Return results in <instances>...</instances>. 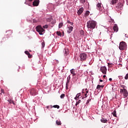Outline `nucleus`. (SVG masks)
<instances>
[{"label":"nucleus","instance_id":"412c9836","mask_svg":"<svg viewBox=\"0 0 128 128\" xmlns=\"http://www.w3.org/2000/svg\"><path fill=\"white\" fill-rule=\"evenodd\" d=\"M8 100V102H9L10 104H12L14 106L15 104H14V100Z\"/></svg>","mask_w":128,"mask_h":128},{"label":"nucleus","instance_id":"f704fd0d","mask_svg":"<svg viewBox=\"0 0 128 128\" xmlns=\"http://www.w3.org/2000/svg\"><path fill=\"white\" fill-rule=\"evenodd\" d=\"M48 28V24H46L43 26V28Z\"/></svg>","mask_w":128,"mask_h":128},{"label":"nucleus","instance_id":"c85d7f7f","mask_svg":"<svg viewBox=\"0 0 128 128\" xmlns=\"http://www.w3.org/2000/svg\"><path fill=\"white\" fill-rule=\"evenodd\" d=\"M52 108H60V106L58 105H54L52 106Z\"/></svg>","mask_w":128,"mask_h":128},{"label":"nucleus","instance_id":"49530a36","mask_svg":"<svg viewBox=\"0 0 128 128\" xmlns=\"http://www.w3.org/2000/svg\"><path fill=\"white\" fill-rule=\"evenodd\" d=\"M100 82H102V79H100Z\"/></svg>","mask_w":128,"mask_h":128},{"label":"nucleus","instance_id":"423d86ee","mask_svg":"<svg viewBox=\"0 0 128 128\" xmlns=\"http://www.w3.org/2000/svg\"><path fill=\"white\" fill-rule=\"evenodd\" d=\"M88 89H86V90H82V96H83V98H88Z\"/></svg>","mask_w":128,"mask_h":128},{"label":"nucleus","instance_id":"6ab92c4d","mask_svg":"<svg viewBox=\"0 0 128 128\" xmlns=\"http://www.w3.org/2000/svg\"><path fill=\"white\" fill-rule=\"evenodd\" d=\"M24 53L26 54H27V56H28V58H32V55H30L28 51H25Z\"/></svg>","mask_w":128,"mask_h":128},{"label":"nucleus","instance_id":"39448f33","mask_svg":"<svg viewBox=\"0 0 128 128\" xmlns=\"http://www.w3.org/2000/svg\"><path fill=\"white\" fill-rule=\"evenodd\" d=\"M96 8L98 10H100V12H104V6L101 3L98 2L96 4Z\"/></svg>","mask_w":128,"mask_h":128},{"label":"nucleus","instance_id":"a18cd8bd","mask_svg":"<svg viewBox=\"0 0 128 128\" xmlns=\"http://www.w3.org/2000/svg\"><path fill=\"white\" fill-rule=\"evenodd\" d=\"M109 80H110V82H112V78H110Z\"/></svg>","mask_w":128,"mask_h":128},{"label":"nucleus","instance_id":"0eeeda50","mask_svg":"<svg viewBox=\"0 0 128 128\" xmlns=\"http://www.w3.org/2000/svg\"><path fill=\"white\" fill-rule=\"evenodd\" d=\"M72 30H74V27L72 26H70V25H67V32L70 34L72 33Z\"/></svg>","mask_w":128,"mask_h":128},{"label":"nucleus","instance_id":"ea45409f","mask_svg":"<svg viewBox=\"0 0 128 128\" xmlns=\"http://www.w3.org/2000/svg\"><path fill=\"white\" fill-rule=\"evenodd\" d=\"M54 62L55 64H58V60H54Z\"/></svg>","mask_w":128,"mask_h":128},{"label":"nucleus","instance_id":"4468645a","mask_svg":"<svg viewBox=\"0 0 128 128\" xmlns=\"http://www.w3.org/2000/svg\"><path fill=\"white\" fill-rule=\"evenodd\" d=\"M64 52L65 56H68V54H70V51L68 50V48H66L64 49Z\"/></svg>","mask_w":128,"mask_h":128},{"label":"nucleus","instance_id":"c9c22d12","mask_svg":"<svg viewBox=\"0 0 128 128\" xmlns=\"http://www.w3.org/2000/svg\"><path fill=\"white\" fill-rule=\"evenodd\" d=\"M60 98H64V94H62L60 96Z\"/></svg>","mask_w":128,"mask_h":128},{"label":"nucleus","instance_id":"2f4dec72","mask_svg":"<svg viewBox=\"0 0 128 128\" xmlns=\"http://www.w3.org/2000/svg\"><path fill=\"white\" fill-rule=\"evenodd\" d=\"M86 0H80V4H84V2H86Z\"/></svg>","mask_w":128,"mask_h":128},{"label":"nucleus","instance_id":"6e6552de","mask_svg":"<svg viewBox=\"0 0 128 128\" xmlns=\"http://www.w3.org/2000/svg\"><path fill=\"white\" fill-rule=\"evenodd\" d=\"M120 92H122L123 96L124 98H127L128 96V92L126 90L120 89Z\"/></svg>","mask_w":128,"mask_h":128},{"label":"nucleus","instance_id":"37998d69","mask_svg":"<svg viewBox=\"0 0 128 128\" xmlns=\"http://www.w3.org/2000/svg\"><path fill=\"white\" fill-rule=\"evenodd\" d=\"M38 20H36V19L33 20V22H37Z\"/></svg>","mask_w":128,"mask_h":128},{"label":"nucleus","instance_id":"ddd939ff","mask_svg":"<svg viewBox=\"0 0 128 128\" xmlns=\"http://www.w3.org/2000/svg\"><path fill=\"white\" fill-rule=\"evenodd\" d=\"M113 30L114 32H118V25H116V24H115L113 26Z\"/></svg>","mask_w":128,"mask_h":128},{"label":"nucleus","instance_id":"9d476101","mask_svg":"<svg viewBox=\"0 0 128 128\" xmlns=\"http://www.w3.org/2000/svg\"><path fill=\"white\" fill-rule=\"evenodd\" d=\"M70 82V75H69L67 78V80L66 82V88H68V84Z\"/></svg>","mask_w":128,"mask_h":128},{"label":"nucleus","instance_id":"a878e982","mask_svg":"<svg viewBox=\"0 0 128 128\" xmlns=\"http://www.w3.org/2000/svg\"><path fill=\"white\" fill-rule=\"evenodd\" d=\"M92 97H90L89 99H88L86 102V104L90 103V102L92 100Z\"/></svg>","mask_w":128,"mask_h":128},{"label":"nucleus","instance_id":"de8ad7c7","mask_svg":"<svg viewBox=\"0 0 128 128\" xmlns=\"http://www.w3.org/2000/svg\"><path fill=\"white\" fill-rule=\"evenodd\" d=\"M126 4L128 5V0H126Z\"/></svg>","mask_w":128,"mask_h":128},{"label":"nucleus","instance_id":"4be33fe9","mask_svg":"<svg viewBox=\"0 0 128 128\" xmlns=\"http://www.w3.org/2000/svg\"><path fill=\"white\" fill-rule=\"evenodd\" d=\"M90 15V11L87 10L84 14V16H88Z\"/></svg>","mask_w":128,"mask_h":128},{"label":"nucleus","instance_id":"a19ab883","mask_svg":"<svg viewBox=\"0 0 128 128\" xmlns=\"http://www.w3.org/2000/svg\"><path fill=\"white\" fill-rule=\"evenodd\" d=\"M122 88L123 90H126V86H124V85H122Z\"/></svg>","mask_w":128,"mask_h":128},{"label":"nucleus","instance_id":"5fc2aeb1","mask_svg":"<svg viewBox=\"0 0 128 128\" xmlns=\"http://www.w3.org/2000/svg\"><path fill=\"white\" fill-rule=\"evenodd\" d=\"M123 0V2H124V0Z\"/></svg>","mask_w":128,"mask_h":128},{"label":"nucleus","instance_id":"09e8293b","mask_svg":"<svg viewBox=\"0 0 128 128\" xmlns=\"http://www.w3.org/2000/svg\"><path fill=\"white\" fill-rule=\"evenodd\" d=\"M106 75H104L103 76V78H106Z\"/></svg>","mask_w":128,"mask_h":128},{"label":"nucleus","instance_id":"3c124183","mask_svg":"<svg viewBox=\"0 0 128 128\" xmlns=\"http://www.w3.org/2000/svg\"><path fill=\"white\" fill-rule=\"evenodd\" d=\"M1 92H3L4 90H2Z\"/></svg>","mask_w":128,"mask_h":128},{"label":"nucleus","instance_id":"dca6fc26","mask_svg":"<svg viewBox=\"0 0 128 128\" xmlns=\"http://www.w3.org/2000/svg\"><path fill=\"white\" fill-rule=\"evenodd\" d=\"M52 20H53L52 16H50V17H48L47 18H46V22H52Z\"/></svg>","mask_w":128,"mask_h":128},{"label":"nucleus","instance_id":"20e7f679","mask_svg":"<svg viewBox=\"0 0 128 128\" xmlns=\"http://www.w3.org/2000/svg\"><path fill=\"white\" fill-rule=\"evenodd\" d=\"M80 60L81 62H84L86 60V58H88V55L85 53H82L79 56Z\"/></svg>","mask_w":128,"mask_h":128},{"label":"nucleus","instance_id":"7c9ffc66","mask_svg":"<svg viewBox=\"0 0 128 128\" xmlns=\"http://www.w3.org/2000/svg\"><path fill=\"white\" fill-rule=\"evenodd\" d=\"M46 108L48 109V108H52V105H49V106H46Z\"/></svg>","mask_w":128,"mask_h":128},{"label":"nucleus","instance_id":"864d4df0","mask_svg":"<svg viewBox=\"0 0 128 128\" xmlns=\"http://www.w3.org/2000/svg\"><path fill=\"white\" fill-rule=\"evenodd\" d=\"M112 90H114V87H112Z\"/></svg>","mask_w":128,"mask_h":128},{"label":"nucleus","instance_id":"603ef678","mask_svg":"<svg viewBox=\"0 0 128 128\" xmlns=\"http://www.w3.org/2000/svg\"><path fill=\"white\" fill-rule=\"evenodd\" d=\"M18 68H20V66H19Z\"/></svg>","mask_w":128,"mask_h":128},{"label":"nucleus","instance_id":"f3484780","mask_svg":"<svg viewBox=\"0 0 128 128\" xmlns=\"http://www.w3.org/2000/svg\"><path fill=\"white\" fill-rule=\"evenodd\" d=\"M118 0H112L110 2V4L113 6H114V4H116Z\"/></svg>","mask_w":128,"mask_h":128},{"label":"nucleus","instance_id":"473e14b6","mask_svg":"<svg viewBox=\"0 0 128 128\" xmlns=\"http://www.w3.org/2000/svg\"><path fill=\"white\" fill-rule=\"evenodd\" d=\"M80 102H81L80 100H78V101H76V106H78V104H80Z\"/></svg>","mask_w":128,"mask_h":128},{"label":"nucleus","instance_id":"b1692460","mask_svg":"<svg viewBox=\"0 0 128 128\" xmlns=\"http://www.w3.org/2000/svg\"><path fill=\"white\" fill-rule=\"evenodd\" d=\"M63 26H64V23L62 22L58 24V28H62Z\"/></svg>","mask_w":128,"mask_h":128},{"label":"nucleus","instance_id":"393cba45","mask_svg":"<svg viewBox=\"0 0 128 128\" xmlns=\"http://www.w3.org/2000/svg\"><path fill=\"white\" fill-rule=\"evenodd\" d=\"M108 64L109 68H112V66H114V64L112 63H108Z\"/></svg>","mask_w":128,"mask_h":128},{"label":"nucleus","instance_id":"f03ea898","mask_svg":"<svg viewBox=\"0 0 128 128\" xmlns=\"http://www.w3.org/2000/svg\"><path fill=\"white\" fill-rule=\"evenodd\" d=\"M36 31L38 32L40 36H42L44 34L45 30L44 29L42 26H36Z\"/></svg>","mask_w":128,"mask_h":128},{"label":"nucleus","instance_id":"8fccbe9b","mask_svg":"<svg viewBox=\"0 0 128 128\" xmlns=\"http://www.w3.org/2000/svg\"><path fill=\"white\" fill-rule=\"evenodd\" d=\"M125 36H126V38H128V36H126V34H125Z\"/></svg>","mask_w":128,"mask_h":128},{"label":"nucleus","instance_id":"c756f323","mask_svg":"<svg viewBox=\"0 0 128 128\" xmlns=\"http://www.w3.org/2000/svg\"><path fill=\"white\" fill-rule=\"evenodd\" d=\"M56 34H57L58 36H62V32H56Z\"/></svg>","mask_w":128,"mask_h":128},{"label":"nucleus","instance_id":"a211bd4d","mask_svg":"<svg viewBox=\"0 0 128 128\" xmlns=\"http://www.w3.org/2000/svg\"><path fill=\"white\" fill-rule=\"evenodd\" d=\"M80 93H78L76 95V97L74 98V100H78V98H80Z\"/></svg>","mask_w":128,"mask_h":128},{"label":"nucleus","instance_id":"cd10ccee","mask_svg":"<svg viewBox=\"0 0 128 128\" xmlns=\"http://www.w3.org/2000/svg\"><path fill=\"white\" fill-rule=\"evenodd\" d=\"M112 114H113L114 116H116V111L115 110H114L113 112H112Z\"/></svg>","mask_w":128,"mask_h":128},{"label":"nucleus","instance_id":"58836bf2","mask_svg":"<svg viewBox=\"0 0 128 128\" xmlns=\"http://www.w3.org/2000/svg\"><path fill=\"white\" fill-rule=\"evenodd\" d=\"M124 78H125V80H128V74H127L126 75V76H125V77H124Z\"/></svg>","mask_w":128,"mask_h":128},{"label":"nucleus","instance_id":"5701e85b","mask_svg":"<svg viewBox=\"0 0 128 128\" xmlns=\"http://www.w3.org/2000/svg\"><path fill=\"white\" fill-rule=\"evenodd\" d=\"M100 121L102 122H108V120L104 118H102L101 120H100Z\"/></svg>","mask_w":128,"mask_h":128},{"label":"nucleus","instance_id":"7ed1b4c3","mask_svg":"<svg viewBox=\"0 0 128 128\" xmlns=\"http://www.w3.org/2000/svg\"><path fill=\"white\" fill-rule=\"evenodd\" d=\"M126 48V44L124 42H120V44L119 50H124Z\"/></svg>","mask_w":128,"mask_h":128},{"label":"nucleus","instance_id":"79ce46f5","mask_svg":"<svg viewBox=\"0 0 128 128\" xmlns=\"http://www.w3.org/2000/svg\"><path fill=\"white\" fill-rule=\"evenodd\" d=\"M80 34H82V35L84 34V30H82V31L80 32Z\"/></svg>","mask_w":128,"mask_h":128},{"label":"nucleus","instance_id":"4c0bfd02","mask_svg":"<svg viewBox=\"0 0 128 128\" xmlns=\"http://www.w3.org/2000/svg\"><path fill=\"white\" fill-rule=\"evenodd\" d=\"M102 88V86L98 84L96 88Z\"/></svg>","mask_w":128,"mask_h":128},{"label":"nucleus","instance_id":"72a5a7b5","mask_svg":"<svg viewBox=\"0 0 128 128\" xmlns=\"http://www.w3.org/2000/svg\"><path fill=\"white\" fill-rule=\"evenodd\" d=\"M52 24H56V20H54L51 22Z\"/></svg>","mask_w":128,"mask_h":128},{"label":"nucleus","instance_id":"f257e3e1","mask_svg":"<svg viewBox=\"0 0 128 128\" xmlns=\"http://www.w3.org/2000/svg\"><path fill=\"white\" fill-rule=\"evenodd\" d=\"M86 26L88 29L94 30V28L98 26V22L94 20H90L87 22Z\"/></svg>","mask_w":128,"mask_h":128},{"label":"nucleus","instance_id":"c03bdc74","mask_svg":"<svg viewBox=\"0 0 128 128\" xmlns=\"http://www.w3.org/2000/svg\"><path fill=\"white\" fill-rule=\"evenodd\" d=\"M8 32H10V34H12V30H8Z\"/></svg>","mask_w":128,"mask_h":128},{"label":"nucleus","instance_id":"f8f14e48","mask_svg":"<svg viewBox=\"0 0 128 128\" xmlns=\"http://www.w3.org/2000/svg\"><path fill=\"white\" fill-rule=\"evenodd\" d=\"M83 12H84V8H81L78 10L77 14L78 16H80V14H82Z\"/></svg>","mask_w":128,"mask_h":128},{"label":"nucleus","instance_id":"1a4fd4ad","mask_svg":"<svg viewBox=\"0 0 128 128\" xmlns=\"http://www.w3.org/2000/svg\"><path fill=\"white\" fill-rule=\"evenodd\" d=\"M100 70L102 72V74H106V71L108 70L106 69V67L105 66H104L100 68Z\"/></svg>","mask_w":128,"mask_h":128},{"label":"nucleus","instance_id":"bb28decb","mask_svg":"<svg viewBox=\"0 0 128 128\" xmlns=\"http://www.w3.org/2000/svg\"><path fill=\"white\" fill-rule=\"evenodd\" d=\"M67 23L70 24V26H74V22H71L70 21V20H68Z\"/></svg>","mask_w":128,"mask_h":128},{"label":"nucleus","instance_id":"9b49d317","mask_svg":"<svg viewBox=\"0 0 128 128\" xmlns=\"http://www.w3.org/2000/svg\"><path fill=\"white\" fill-rule=\"evenodd\" d=\"M30 94L32 96H36V90L34 88L30 90Z\"/></svg>","mask_w":128,"mask_h":128},{"label":"nucleus","instance_id":"e433bc0d","mask_svg":"<svg viewBox=\"0 0 128 128\" xmlns=\"http://www.w3.org/2000/svg\"><path fill=\"white\" fill-rule=\"evenodd\" d=\"M42 48H44V46H46V44H44V42H42Z\"/></svg>","mask_w":128,"mask_h":128},{"label":"nucleus","instance_id":"aec40b11","mask_svg":"<svg viewBox=\"0 0 128 128\" xmlns=\"http://www.w3.org/2000/svg\"><path fill=\"white\" fill-rule=\"evenodd\" d=\"M56 124L58 126H60L62 124V122H60V120H56Z\"/></svg>","mask_w":128,"mask_h":128},{"label":"nucleus","instance_id":"2eb2a0df","mask_svg":"<svg viewBox=\"0 0 128 128\" xmlns=\"http://www.w3.org/2000/svg\"><path fill=\"white\" fill-rule=\"evenodd\" d=\"M70 72L72 74V76H76V72L74 71V69L72 68L70 70Z\"/></svg>","mask_w":128,"mask_h":128},{"label":"nucleus","instance_id":"6e6d98bb","mask_svg":"<svg viewBox=\"0 0 128 128\" xmlns=\"http://www.w3.org/2000/svg\"><path fill=\"white\" fill-rule=\"evenodd\" d=\"M126 68H127V70H128V67Z\"/></svg>","mask_w":128,"mask_h":128}]
</instances>
